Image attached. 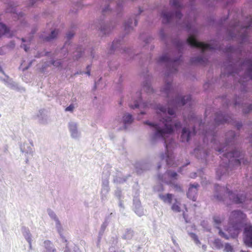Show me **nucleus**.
<instances>
[{
	"label": "nucleus",
	"mask_w": 252,
	"mask_h": 252,
	"mask_svg": "<svg viewBox=\"0 0 252 252\" xmlns=\"http://www.w3.org/2000/svg\"><path fill=\"white\" fill-rule=\"evenodd\" d=\"M23 47L25 51H28V50H29V48L26 45H24Z\"/></svg>",
	"instance_id": "obj_44"
},
{
	"label": "nucleus",
	"mask_w": 252,
	"mask_h": 252,
	"mask_svg": "<svg viewBox=\"0 0 252 252\" xmlns=\"http://www.w3.org/2000/svg\"><path fill=\"white\" fill-rule=\"evenodd\" d=\"M250 27H252V19H251L250 24L249 25V26L246 27V29H248V28Z\"/></svg>",
	"instance_id": "obj_45"
},
{
	"label": "nucleus",
	"mask_w": 252,
	"mask_h": 252,
	"mask_svg": "<svg viewBox=\"0 0 252 252\" xmlns=\"http://www.w3.org/2000/svg\"><path fill=\"white\" fill-rule=\"evenodd\" d=\"M22 40L23 42H26V40L24 38H22Z\"/></svg>",
	"instance_id": "obj_52"
},
{
	"label": "nucleus",
	"mask_w": 252,
	"mask_h": 252,
	"mask_svg": "<svg viewBox=\"0 0 252 252\" xmlns=\"http://www.w3.org/2000/svg\"><path fill=\"white\" fill-rule=\"evenodd\" d=\"M199 185L197 184L195 185H191L187 192V196L190 199L195 201L197 198V188Z\"/></svg>",
	"instance_id": "obj_9"
},
{
	"label": "nucleus",
	"mask_w": 252,
	"mask_h": 252,
	"mask_svg": "<svg viewBox=\"0 0 252 252\" xmlns=\"http://www.w3.org/2000/svg\"><path fill=\"white\" fill-rule=\"evenodd\" d=\"M242 126V125L241 124H238L237 125V127L238 128V129H240V128Z\"/></svg>",
	"instance_id": "obj_47"
},
{
	"label": "nucleus",
	"mask_w": 252,
	"mask_h": 252,
	"mask_svg": "<svg viewBox=\"0 0 252 252\" xmlns=\"http://www.w3.org/2000/svg\"><path fill=\"white\" fill-rule=\"evenodd\" d=\"M44 250L42 252H56L55 248L52 243L48 240L44 242Z\"/></svg>",
	"instance_id": "obj_13"
},
{
	"label": "nucleus",
	"mask_w": 252,
	"mask_h": 252,
	"mask_svg": "<svg viewBox=\"0 0 252 252\" xmlns=\"http://www.w3.org/2000/svg\"><path fill=\"white\" fill-rule=\"evenodd\" d=\"M123 120L125 125H127L132 123L133 119L131 115L126 113L123 116Z\"/></svg>",
	"instance_id": "obj_18"
},
{
	"label": "nucleus",
	"mask_w": 252,
	"mask_h": 252,
	"mask_svg": "<svg viewBox=\"0 0 252 252\" xmlns=\"http://www.w3.org/2000/svg\"><path fill=\"white\" fill-rule=\"evenodd\" d=\"M141 114H144V113H143V112H141Z\"/></svg>",
	"instance_id": "obj_58"
},
{
	"label": "nucleus",
	"mask_w": 252,
	"mask_h": 252,
	"mask_svg": "<svg viewBox=\"0 0 252 252\" xmlns=\"http://www.w3.org/2000/svg\"><path fill=\"white\" fill-rule=\"evenodd\" d=\"M167 113L169 115L172 116L175 114V111L173 108H168L167 110Z\"/></svg>",
	"instance_id": "obj_39"
},
{
	"label": "nucleus",
	"mask_w": 252,
	"mask_h": 252,
	"mask_svg": "<svg viewBox=\"0 0 252 252\" xmlns=\"http://www.w3.org/2000/svg\"><path fill=\"white\" fill-rule=\"evenodd\" d=\"M89 67H90V66H87V69H88V68H89Z\"/></svg>",
	"instance_id": "obj_57"
},
{
	"label": "nucleus",
	"mask_w": 252,
	"mask_h": 252,
	"mask_svg": "<svg viewBox=\"0 0 252 252\" xmlns=\"http://www.w3.org/2000/svg\"><path fill=\"white\" fill-rule=\"evenodd\" d=\"M86 73L88 75H90L91 74V72H90V71L88 70V71H87Z\"/></svg>",
	"instance_id": "obj_48"
},
{
	"label": "nucleus",
	"mask_w": 252,
	"mask_h": 252,
	"mask_svg": "<svg viewBox=\"0 0 252 252\" xmlns=\"http://www.w3.org/2000/svg\"><path fill=\"white\" fill-rule=\"evenodd\" d=\"M158 178L160 180L162 181V182H164L167 185H170L175 191H182V188L179 185L174 183L172 181H167L165 180H163L162 178V176L159 175Z\"/></svg>",
	"instance_id": "obj_12"
},
{
	"label": "nucleus",
	"mask_w": 252,
	"mask_h": 252,
	"mask_svg": "<svg viewBox=\"0 0 252 252\" xmlns=\"http://www.w3.org/2000/svg\"><path fill=\"white\" fill-rule=\"evenodd\" d=\"M244 65L247 66V75L249 76L250 79H252V60H247L243 63Z\"/></svg>",
	"instance_id": "obj_14"
},
{
	"label": "nucleus",
	"mask_w": 252,
	"mask_h": 252,
	"mask_svg": "<svg viewBox=\"0 0 252 252\" xmlns=\"http://www.w3.org/2000/svg\"><path fill=\"white\" fill-rule=\"evenodd\" d=\"M129 23H126V24H125V29L126 30L127 28H128V27H129Z\"/></svg>",
	"instance_id": "obj_46"
},
{
	"label": "nucleus",
	"mask_w": 252,
	"mask_h": 252,
	"mask_svg": "<svg viewBox=\"0 0 252 252\" xmlns=\"http://www.w3.org/2000/svg\"><path fill=\"white\" fill-rule=\"evenodd\" d=\"M189 235L191 237V238L194 240L196 244L199 242L197 236L195 234L191 233L189 234Z\"/></svg>",
	"instance_id": "obj_33"
},
{
	"label": "nucleus",
	"mask_w": 252,
	"mask_h": 252,
	"mask_svg": "<svg viewBox=\"0 0 252 252\" xmlns=\"http://www.w3.org/2000/svg\"><path fill=\"white\" fill-rule=\"evenodd\" d=\"M192 131H193V134H195V128H194V127H193Z\"/></svg>",
	"instance_id": "obj_51"
},
{
	"label": "nucleus",
	"mask_w": 252,
	"mask_h": 252,
	"mask_svg": "<svg viewBox=\"0 0 252 252\" xmlns=\"http://www.w3.org/2000/svg\"><path fill=\"white\" fill-rule=\"evenodd\" d=\"M137 25V21H135V26H136Z\"/></svg>",
	"instance_id": "obj_55"
},
{
	"label": "nucleus",
	"mask_w": 252,
	"mask_h": 252,
	"mask_svg": "<svg viewBox=\"0 0 252 252\" xmlns=\"http://www.w3.org/2000/svg\"><path fill=\"white\" fill-rule=\"evenodd\" d=\"M167 164L169 166H173V163H172V159L169 156H167V158L166 159Z\"/></svg>",
	"instance_id": "obj_35"
},
{
	"label": "nucleus",
	"mask_w": 252,
	"mask_h": 252,
	"mask_svg": "<svg viewBox=\"0 0 252 252\" xmlns=\"http://www.w3.org/2000/svg\"><path fill=\"white\" fill-rule=\"evenodd\" d=\"M170 60V59L168 55H164L162 56L159 58L158 62H169Z\"/></svg>",
	"instance_id": "obj_30"
},
{
	"label": "nucleus",
	"mask_w": 252,
	"mask_h": 252,
	"mask_svg": "<svg viewBox=\"0 0 252 252\" xmlns=\"http://www.w3.org/2000/svg\"><path fill=\"white\" fill-rule=\"evenodd\" d=\"M171 84L170 83H168L166 84V88L164 89V91L166 93H168V91L171 88Z\"/></svg>",
	"instance_id": "obj_38"
},
{
	"label": "nucleus",
	"mask_w": 252,
	"mask_h": 252,
	"mask_svg": "<svg viewBox=\"0 0 252 252\" xmlns=\"http://www.w3.org/2000/svg\"><path fill=\"white\" fill-rule=\"evenodd\" d=\"M244 243L250 247H252V226H247L244 231Z\"/></svg>",
	"instance_id": "obj_6"
},
{
	"label": "nucleus",
	"mask_w": 252,
	"mask_h": 252,
	"mask_svg": "<svg viewBox=\"0 0 252 252\" xmlns=\"http://www.w3.org/2000/svg\"><path fill=\"white\" fill-rule=\"evenodd\" d=\"M52 63L54 65L57 66H59L61 64V63L60 61H54Z\"/></svg>",
	"instance_id": "obj_41"
},
{
	"label": "nucleus",
	"mask_w": 252,
	"mask_h": 252,
	"mask_svg": "<svg viewBox=\"0 0 252 252\" xmlns=\"http://www.w3.org/2000/svg\"><path fill=\"white\" fill-rule=\"evenodd\" d=\"M22 233H23V234L24 237L27 240V241L28 242L30 249H31L32 248V236H31V234L29 230L26 228H23L22 229Z\"/></svg>",
	"instance_id": "obj_17"
},
{
	"label": "nucleus",
	"mask_w": 252,
	"mask_h": 252,
	"mask_svg": "<svg viewBox=\"0 0 252 252\" xmlns=\"http://www.w3.org/2000/svg\"><path fill=\"white\" fill-rule=\"evenodd\" d=\"M175 16L176 17V18L177 19H181L182 16V13H181L180 11L179 10V11H177L175 14Z\"/></svg>",
	"instance_id": "obj_37"
},
{
	"label": "nucleus",
	"mask_w": 252,
	"mask_h": 252,
	"mask_svg": "<svg viewBox=\"0 0 252 252\" xmlns=\"http://www.w3.org/2000/svg\"><path fill=\"white\" fill-rule=\"evenodd\" d=\"M69 129L71 131L72 133L75 132L76 130V126L75 124H70L69 125Z\"/></svg>",
	"instance_id": "obj_34"
},
{
	"label": "nucleus",
	"mask_w": 252,
	"mask_h": 252,
	"mask_svg": "<svg viewBox=\"0 0 252 252\" xmlns=\"http://www.w3.org/2000/svg\"><path fill=\"white\" fill-rule=\"evenodd\" d=\"M245 218V215L240 211H234L230 215L229 219V226L224 228L228 234L223 232L220 227L222 219L219 216H215L213 218L214 225L219 229V234L220 236L228 240L230 237L234 238L238 235L241 227L242 220Z\"/></svg>",
	"instance_id": "obj_2"
},
{
	"label": "nucleus",
	"mask_w": 252,
	"mask_h": 252,
	"mask_svg": "<svg viewBox=\"0 0 252 252\" xmlns=\"http://www.w3.org/2000/svg\"><path fill=\"white\" fill-rule=\"evenodd\" d=\"M3 54L2 49L0 48V55H2Z\"/></svg>",
	"instance_id": "obj_49"
},
{
	"label": "nucleus",
	"mask_w": 252,
	"mask_h": 252,
	"mask_svg": "<svg viewBox=\"0 0 252 252\" xmlns=\"http://www.w3.org/2000/svg\"><path fill=\"white\" fill-rule=\"evenodd\" d=\"M214 198L218 200H221L225 193L227 194L230 199H232L235 203H242L244 201V198L238 197L237 195L234 196L233 195V192L229 190L228 188L222 187L219 185L215 186V187Z\"/></svg>",
	"instance_id": "obj_4"
},
{
	"label": "nucleus",
	"mask_w": 252,
	"mask_h": 252,
	"mask_svg": "<svg viewBox=\"0 0 252 252\" xmlns=\"http://www.w3.org/2000/svg\"><path fill=\"white\" fill-rule=\"evenodd\" d=\"M133 210L134 211L135 213L140 217L144 215L145 213V211L144 210L143 206H135Z\"/></svg>",
	"instance_id": "obj_19"
},
{
	"label": "nucleus",
	"mask_w": 252,
	"mask_h": 252,
	"mask_svg": "<svg viewBox=\"0 0 252 252\" xmlns=\"http://www.w3.org/2000/svg\"><path fill=\"white\" fill-rule=\"evenodd\" d=\"M170 3L172 6L176 8H180L181 7L180 0H170Z\"/></svg>",
	"instance_id": "obj_27"
},
{
	"label": "nucleus",
	"mask_w": 252,
	"mask_h": 252,
	"mask_svg": "<svg viewBox=\"0 0 252 252\" xmlns=\"http://www.w3.org/2000/svg\"><path fill=\"white\" fill-rule=\"evenodd\" d=\"M224 251L225 252H235L233 247L229 243H226L225 244Z\"/></svg>",
	"instance_id": "obj_25"
},
{
	"label": "nucleus",
	"mask_w": 252,
	"mask_h": 252,
	"mask_svg": "<svg viewBox=\"0 0 252 252\" xmlns=\"http://www.w3.org/2000/svg\"><path fill=\"white\" fill-rule=\"evenodd\" d=\"M166 174L170 179H177V174L175 172H173V171H167L166 172Z\"/></svg>",
	"instance_id": "obj_26"
},
{
	"label": "nucleus",
	"mask_w": 252,
	"mask_h": 252,
	"mask_svg": "<svg viewBox=\"0 0 252 252\" xmlns=\"http://www.w3.org/2000/svg\"><path fill=\"white\" fill-rule=\"evenodd\" d=\"M55 222L56 228L58 233H59L60 236L63 238V228L60 223V221L58 219H56Z\"/></svg>",
	"instance_id": "obj_20"
},
{
	"label": "nucleus",
	"mask_w": 252,
	"mask_h": 252,
	"mask_svg": "<svg viewBox=\"0 0 252 252\" xmlns=\"http://www.w3.org/2000/svg\"><path fill=\"white\" fill-rule=\"evenodd\" d=\"M214 245L215 247L219 249H220L222 247V244L221 242V240L219 239H216L215 240Z\"/></svg>",
	"instance_id": "obj_29"
},
{
	"label": "nucleus",
	"mask_w": 252,
	"mask_h": 252,
	"mask_svg": "<svg viewBox=\"0 0 252 252\" xmlns=\"http://www.w3.org/2000/svg\"><path fill=\"white\" fill-rule=\"evenodd\" d=\"M108 221L107 220H106L101 225V229L102 231H103L105 230V229L108 225Z\"/></svg>",
	"instance_id": "obj_36"
},
{
	"label": "nucleus",
	"mask_w": 252,
	"mask_h": 252,
	"mask_svg": "<svg viewBox=\"0 0 252 252\" xmlns=\"http://www.w3.org/2000/svg\"><path fill=\"white\" fill-rule=\"evenodd\" d=\"M188 120L190 125L194 124L195 123V119L194 118H191L190 119H188Z\"/></svg>",
	"instance_id": "obj_43"
},
{
	"label": "nucleus",
	"mask_w": 252,
	"mask_h": 252,
	"mask_svg": "<svg viewBox=\"0 0 252 252\" xmlns=\"http://www.w3.org/2000/svg\"><path fill=\"white\" fill-rule=\"evenodd\" d=\"M249 108L250 110L252 109V105H250L249 106Z\"/></svg>",
	"instance_id": "obj_50"
},
{
	"label": "nucleus",
	"mask_w": 252,
	"mask_h": 252,
	"mask_svg": "<svg viewBox=\"0 0 252 252\" xmlns=\"http://www.w3.org/2000/svg\"><path fill=\"white\" fill-rule=\"evenodd\" d=\"M206 59L202 57H196L192 59L191 62L193 63H203L206 61Z\"/></svg>",
	"instance_id": "obj_23"
},
{
	"label": "nucleus",
	"mask_w": 252,
	"mask_h": 252,
	"mask_svg": "<svg viewBox=\"0 0 252 252\" xmlns=\"http://www.w3.org/2000/svg\"><path fill=\"white\" fill-rule=\"evenodd\" d=\"M231 118L228 116H224L222 114H217L215 118V122L217 125L224 124L225 123H230Z\"/></svg>",
	"instance_id": "obj_10"
},
{
	"label": "nucleus",
	"mask_w": 252,
	"mask_h": 252,
	"mask_svg": "<svg viewBox=\"0 0 252 252\" xmlns=\"http://www.w3.org/2000/svg\"><path fill=\"white\" fill-rule=\"evenodd\" d=\"M240 252H246V251H243V250H241V251H240Z\"/></svg>",
	"instance_id": "obj_54"
},
{
	"label": "nucleus",
	"mask_w": 252,
	"mask_h": 252,
	"mask_svg": "<svg viewBox=\"0 0 252 252\" xmlns=\"http://www.w3.org/2000/svg\"><path fill=\"white\" fill-rule=\"evenodd\" d=\"M138 95L139 96V97H138V100H135V102H134V105H132V104H130V105H129V106H130L131 108H132L134 109V108H137V107H139V103H140V102H141V96H140V94H138Z\"/></svg>",
	"instance_id": "obj_28"
},
{
	"label": "nucleus",
	"mask_w": 252,
	"mask_h": 252,
	"mask_svg": "<svg viewBox=\"0 0 252 252\" xmlns=\"http://www.w3.org/2000/svg\"><path fill=\"white\" fill-rule=\"evenodd\" d=\"M191 132L187 127H184L181 136L182 142H188L190 139Z\"/></svg>",
	"instance_id": "obj_11"
},
{
	"label": "nucleus",
	"mask_w": 252,
	"mask_h": 252,
	"mask_svg": "<svg viewBox=\"0 0 252 252\" xmlns=\"http://www.w3.org/2000/svg\"><path fill=\"white\" fill-rule=\"evenodd\" d=\"M133 236V231L131 230H127L124 234L123 238L126 240H130Z\"/></svg>",
	"instance_id": "obj_22"
},
{
	"label": "nucleus",
	"mask_w": 252,
	"mask_h": 252,
	"mask_svg": "<svg viewBox=\"0 0 252 252\" xmlns=\"http://www.w3.org/2000/svg\"><path fill=\"white\" fill-rule=\"evenodd\" d=\"M48 214L50 216V217L52 219H54V220L55 221L56 219H58V218L56 217V214H55V213L53 211H52V210H49L48 211Z\"/></svg>",
	"instance_id": "obj_32"
},
{
	"label": "nucleus",
	"mask_w": 252,
	"mask_h": 252,
	"mask_svg": "<svg viewBox=\"0 0 252 252\" xmlns=\"http://www.w3.org/2000/svg\"><path fill=\"white\" fill-rule=\"evenodd\" d=\"M227 168V166H226V167H224V168H225V170H226V169H226Z\"/></svg>",
	"instance_id": "obj_56"
},
{
	"label": "nucleus",
	"mask_w": 252,
	"mask_h": 252,
	"mask_svg": "<svg viewBox=\"0 0 252 252\" xmlns=\"http://www.w3.org/2000/svg\"><path fill=\"white\" fill-rule=\"evenodd\" d=\"M230 149H231L229 146L226 145L222 148L216 150L220 153L225 152L223 155V158L228 159V165L231 164L233 165H240L241 162H243L244 164H247L248 161L243 158V154L242 152L237 150L227 152Z\"/></svg>",
	"instance_id": "obj_3"
},
{
	"label": "nucleus",
	"mask_w": 252,
	"mask_h": 252,
	"mask_svg": "<svg viewBox=\"0 0 252 252\" xmlns=\"http://www.w3.org/2000/svg\"><path fill=\"white\" fill-rule=\"evenodd\" d=\"M157 114L159 119V122L158 124L146 121L144 124L151 126L154 133L152 137V140L155 141L157 139H161L164 141V144L166 151L168 152L170 147L174 144L173 140H171L169 143H167L166 137L168 135L171 134L173 131V126L176 128L181 127L180 122L174 123L170 117H166L167 114L166 108L158 105L156 108Z\"/></svg>",
	"instance_id": "obj_1"
},
{
	"label": "nucleus",
	"mask_w": 252,
	"mask_h": 252,
	"mask_svg": "<svg viewBox=\"0 0 252 252\" xmlns=\"http://www.w3.org/2000/svg\"><path fill=\"white\" fill-rule=\"evenodd\" d=\"M162 17L163 18L162 22L164 24H167L170 22L173 17V14L172 12H165L162 13Z\"/></svg>",
	"instance_id": "obj_15"
},
{
	"label": "nucleus",
	"mask_w": 252,
	"mask_h": 252,
	"mask_svg": "<svg viewBox=\"0 0 252 252\" xmlns=\"http://www.w3.org/2000/svg\"><path fill=\"white\" fill-rule=\"evenodd\" d=\"M79 250L76 247H74L72 249H69L68 246H66L64 252H78Z\"/></svg>",
	"instance_id": "obj_31"
},
{
	"label": "nucleus",
	"mask_w": 252,
	"mask_h": 252,
	"mask_svg": "<svg viewBox=\"0 0 252 252\" xmlns=\"http://www.w3.org/2000/svg\"><path fill=\"white\" fill-rule=\"evenodd\" d=\"M74 109V106L72 104H70L69 106L65 108L66 111H72Z\"/></svg>",
	"instance_id": "obj_40"
},
{
	"label": "nucleus",
	"mask_w": 252,
	"mask_h": 252,
	"mask_svg": "<svg viewBox=\"0 0 252 252\" xmlns=\"http://www.w3.org/2000/svg\"><path fill=\"white\" fill-rule=\"evenodd\" d=\"M185 207L186 206H172V210L175 212H182L184 218L185 219L186 221L187 222L188 221L186 219V215L184 211V210H187V209Z\"/></svg>",
	"instance_id": "obj_16"
},
{
	"label": "nucleus",
	"mask_w": 252,
	"mask_h": 252,
	"mask_svg": "<svg viewBox=\"0 0 252 252\" xmlns=\"http://www.w3.org/2000/svg\"><path fill=\"white\" fill-rule=\"evenodd\" d=\"M9 32V29L5 25L0 23V37L4 34L8 33Z\"/></svg>",
	"instance_id": "obj_21"
},
{
	"label": "nucleus",
	"mask_w": 252,
	"mask_h": 252,
	"mask_svg": "<svg viewBox=\"0 0 252 252\" xmlns=\"http://www.w3.org/2000/svg\"><path fill=\"white\" fill-rule=\"evenodd\" d=\"M187 42L191 46L200 48L202 51L212 49L210 44L197 41L193 35H190L188 37Z\"/></svg>",
	"instance_id": "obj_5"
},
{
	"label": "nucleus",
	"mask_w": 252,
	"mask_h": 252,
	"mask_svg": "<svg viewBox=\"0 0 252 252\" xmlns=\"http://www.w3.org/2000/svg\"><path fill=\"white\" fill-rule=\"evenodd\" d=\"M74 35V33L73 32H69V33H68L67 34V38L68 39H70L71 38V37H72Z\"/></svg>",
	"instance_id": "obj_42"
},
{
	"label": "nucleus",
	"mask_w": 252,
	"mask_h": 252,
	"mask_svg": "<svg viewBox=\"0 0 252 252\" xmlns=\"http://www.w3.org/2000/svg\"><path fill=\"white\" fill-rule=\"evenodd\" d=\"M159 197L165 203L170 204L171 205H178L180 203L179 200L175 197L173 194L171 193L160 195Z\"/></svg>",
	"instance_id": "obj_7"
},
{
	"label": "nucleus",
	"mask_w": 252,
	"mask_h": 252,
	"mask_svg": "<svg viewBox=\"0 0 252 252\" xmlns=\"http://www.w3.org/2000/svg\"><path fill=\"white\" fill-rule=\"evenodd\" d=\"M217 175H219V170H218L217 171Z\"/></svg>",
	"instance_id": "obj_53"
},
{
	"label": "nucleus",
	"mask_w": 252,
	"mask_h": 252,
	"mask_svg": "<svg viewBox=\"0 0 252 252\" xmlns=\"http://www.w3.org/2000/svg\"><path fill=\"white\" fill-rule=\"evenodd\" d=\"M58 33V31L54 30V31H52L50 36L45 37L44 38V40L48 41L51 40V39H54L56 37Z\"/></svg>",
	"instance_id": "obj_24"
},
{
	"label": "nucleus",
	"mask_w": 252,
	"mask_h": 252,
	"mask_svg": "<svg viewBox=\"0 0 252 252\" xmlns=\"http://www.w3.org/2000/svg\"><path fill=\"white\" fill-rule=\"evenodd\" d=\"M191 101L190 95L185 96L184 97H177L172 101L176 106H182L187 104Z\"/></svg>",
	"instance_id": "obj_8"
}]
</instances>
